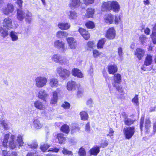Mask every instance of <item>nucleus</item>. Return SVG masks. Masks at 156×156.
Segmentation results:
<instances>
[{"label":"nucleus","instance_id":"53","mask_svg":"<svg viewBox=\"0 0 156 156\" xmlns=\"http://www.w3.org/2000/svg\"><path fill=\"white\" fill-rule=\"evenodd\" d=\"M62 107L65 109H68L69 108L70 104L67 102H64L62 104Z\"/></svg>","mask_w":156,"mask_h":156},{"label":"nucleus","instance_id":"54","mask_svg":"<svg viewBox=\"0 0 156 156\" xmlns=\"http://www.w3.org/2000/svg\"><path fill=\"white\" fill-rule=\"evenodd\" d=\"M87 49L88 50H91L93 49V48L94 46V43L92 41H89L87 44Z\"/></svg>","mask_w":156,"mask_h":156},{"label":"nucleus","instance_id":"11","mask_svg":"<svg viewBox=\"0 0 156 156\" xmlns=\"http://www.w3.org/2000/svg\"><path fill=\"white\" fill-rule=\"evenodd\" d=\"M66 41L70 48L71 49H75L77 46V43L76 41L72 37H68Z\"/></svg>","mask_w":156,"mask_h":156},{"label":"nucleus","instance_id":"20","mask_svg":"<svg viewBox=\"0 0 156 156\" xmlns=\"http://www.w3.org/2000/svg\"><path fill=\"white\" fill-rule=\"evenodd\" d=\"M79 31L85 40H87L90 38V34L88 31H86L84 29L81 28H80Z\"/></svg>","mask_w":156,"mask_h":156},{"label":"nucleus","instance_id":"40","mask_svg":"<svg viewBox=\"0 0 156 156\" xmlns=\"http://www.w3.org/2000/svg\"><path fill=\"white\" fill-rule=\"evenodd\" d=\"M80 129V128L77 125L73 124L72 127L71 133L72 134L76 133L77 132L79 131Z\"/></svg>","mask_w":156,"mask_h":156},{"label":"nucleus","instance_id":"35","mask_svg":"<svg viewBox=\"0 0 156 156\" xmlns=\"http://www.w3.org/2000/svg\"><path fill=\"white\" fill-rule=\"evenodd\" d=\"M151 122L149 119H146L145 123V132L148 133L149 132L150 128H151Z\"/></svg>","mask_w":156,"mask_h":156},{"label":"nucleus","instance_id":"63","mask_svg":"<svg viewBox=\"0 0 156 156\" xmlns=\"http://www.w3.org/2000/svg\"><path fill=\"white\" fill-rule=\"evenodd\" d=\"M1 32L3 34L4 36H6L8 35V33L6 30H4L3 29L1 30Z\"/></svg>","mask_w":156,"mask_h":156},{"label":"nucleus","instance_id":"25","mask_svg":"<svg viewBox=\"0 0 156 156\" xmlns=\"http://www.w3.org/2000/svg\"><path fill=\"white\" fill-rule=\"evenodd\" d=\"M2 127L5 130H7L10 128L9 122L6 119H2Z\"/></svg>","mask_w":156,"mask_h":156},{"label":"nucleus","instance_id":"62","mask_svg":"<svg viewBox=\"0 0 156 156\" xmlns=\"http://www.w3.org/2000/svg\"><path fill=\"white\" fill-rule=\"evenodd\" d=\"M94 0H83V2L86 5L91 4L94 2Z\"/></svg>","mask_w":156,"mask_h":156},{"label":"nucleus","instance_id":"22","mask_svg":"<svg viewBox=\"0 0 156 156\" xmlns=\"http://www.w3.org/2000/svg\"><path fill=\"white\" fill-rule=\"evenodd\" d=\"M49 84L51 87H57L58 85V80L55 78H52L49 80Z\"/></svg>","mask_w":156,"mask_h":156},{"label":"nucleus","instance_id":"6","mask_svg":"<svg viewBox=\"0 0 156 156\" xmlns=\"http://www.w3.org/2000/svg\"><path fill=\"white\" fill-rule=\"evenodd\" d=\"M61 90L60 88H58L57 89L52 92V97L50 101L51 104H55L57 102L58 95L61 93Z\"/></svg>","mask_w":156,"mask_h":156},{"label":"nucleus","instance_id":"32","mask_svg":"<svg viewBox=\"0 0 156 156\" xmlns=\"http://www.w3.org/2000/svg\"><path fill=\"white\" fill-rule=\"evenodd\" d=\"M117 71V67L115 65H111L108 67V71L110 74H113Z\"/></svg>","mask_w":156,"mask_h":156},{"label":"nucleus","instance_id":"51","mask_svg":"<svg viewBox=\"0 0 156 156\" xmlns=\"http://www.w3.org/2000/svg\"><path fill=\"white\" fill-rule=\"evenodd\" d=\"M153 43L154 44H156V33H152L151 35Z\"/></svg>","mask_w":156,"mask_h":156},{"label":"nucleus","instance_id":"15","mask_svg":"<svg viewBox=\"0 0 156 156\" xmlns=\"http://www.w3.org/2000/svg\"><path fill=\"white\" fill-rule=\"evenodd\" d=\"M81 5L80 0H71L69 5L72 9H74L79 7Z\"/></svg>","mask_w":156,"mask_h":156},{"label":"nucleus","instance_id":"26","mask_svg":"<svg viewBox=\"0 0 156 156\" xmlns=\"http://www.w3.org/2000/svg\"><path fill=\"white\" fill-rule=\"evenodd\" d=\"M68 18L70 20H74L77 17V14L74 11H70L67 14Z\"/></svg>","mask_w":156,"mask_h":156},{"label":"nucleus","instance_id":"49","mask_svg":"<svg viewBox=\"0 0 156 156\" xmlns=\"http://www.w3.org/2000/svg\"><path fill=\"white\" fill-rule=\"evenodd\" d=\"M62 153L65 154H68L72 156L73 155V152L71 151H68L67 149L65 148H63L62 150Z\"/></svg>","mask_w":156,"mask_h":156},{"label":"nucleus","instance_id":"39","mask_svg":"<svg viewBox=\"0 0 156 156\" xmlns=\"http://www.w3.org/2000/svg\"><path fill=\"white\" fill-rule=\"evenodd\" d=\"M94 10L91 8H88L87 10L86 16L87 18L92 17L94 13Z\"/></svg>","mask_w":156,"mask_h":156},{"label":"nucleus","instance_id":"4","mask_svg":"<svg viewBox=\"0 0 156 156\" xmlns=\"http://www.w3.org/2000/svg\"><path fill=\"white\" fill-rule=\"evenodd\" d=\"M54 46L62 52H64L66 49L64 42L59 40H56L54 41Z\"/></svg>","mask_w":156,"mask_h":156},{"label":"nucleus","instance_id":"41","mask_svg":"<svg viewBox=\"0 0 156 156\" xmlns=\"http://www.w3.org/2000/svg\"><path fill=\"white\" fill-rule=\"evenodd\" d=\"M61 130L62 132L66 134L68 133L69 131V127L67 124L63 125L62 126Z\"/></svg>","mask_w":156,"mask_h":156},{"label":"nucleus","instance_id":"10","mask_svg":"<svg viewBox=\"0 0 156 156\" xmlns=\"http://www.w3.org/2000/svg\"><path fill=\"white\" fill-rule=\"evenodd\" d=\"M16 136L15 135H12L10 137V139L9 141L8 146L11 149L15 148L18 145L17 142L15 140Z\"/></svg>","mask_w":156,"mask_h":156},{"label":"nucleus","instance_id":"8","mask_svg":"<svg viewBox=\"0 0 156 156\" xmlns=\"http://www.w3.org/2000/svg\"><path fill=\"white\" fill-rule=\"evenodd\" d=\"M110 10L116 13L118 12L120 10V6L116 1H111Z\"/></svg>","mask_w":156,"mask_h":156},{"label":"nucleus","instance_id":"30","mask_svg":"<svg viewBox=\"0 0 156 156\" xmlns=\"http://www.w3.org/2000/svg\"><path fill=\"white\" fill-rule=\"evenodd\" d=\"M152 56L150 55H147L146 58L144 62V65L146 66H149L152 63Z\"/></svg>","mask_w":156,"mask_h":156},{"label":"nucleus","instance_id":"19","mask_svg":"<svg viewBox=\"0 0 156 156\" xmlns=\"http://www.w3.org/2000/svg\"><path fill=\"white\" fill-rule=\"evenodd\" d=\"M111 1L104 2L101 5V10L102 11H109L110 10Z\"/></svg>","mask_w":156,"mask_h":156},{"label":"nucleus","instance_id":"47","mask_svg":"<svg viewBox=\"0 0 156 156\" xmlns=\"http://www.w3.org/2000/svg\"><path fill=\"white\" fill-rule=\"evenodd\" d=\"M78 154L80 156H86V153L83 148H80L78 152Z\"/></svg>","mask_w":156,"mask_h":156},{"label":"nucleus","instance_id":"56","mask_svg":"<svg viewBox=\"0 0 156 156\" xmlns=\"http://www.w3.org/2000/svg\"><path fill=\"white\" fill-rule=\"evenodd\" d=\"M118 53L120 57V60H122V57L123 55L122 50L121 48H119L118 49Z\"/></svg>","mask_w":156,"mask_h":156},{"label":"nucleus","instance_id":"18","mask_svg":"<svg viewBox=\"0 0 156 156\" xmlns=\"http://www.w3.org/2000/svg\"><path fill=\"white\" fill-rule=\"evenodd\" d=\"M72 74L74 76H77L79 78L83 77V74L80 70L77 68H74L72 71Z\"/></svg>","mask_w":156,"mask_h":156},{"label":"nucleus","instance_id":"36","mask_svg":"<svg viewBox=\"0 0 156 156\" xmlns=\"http://www.w3.org/2000/svg\"><path fill=\"white\" fill-rule=\"evenodd\" d=\"M9 34L12 41H16L18 40V38L17 35L18 34L17 32L14 31H12L10 32Z\"/></svg>","mask_w":156,"mask_h":156},{"label":"nucleus","instance_id":"48","mask_svg":"<svg viewBox=\"0 0 156 156\" xmlns=\"http://www.w3.org/2000/svg\"><path fill=\"white\" fill-rule=\"evenodd\" d=\"M86 27L88 28H93L94 27V25L93 22L92 21H89L85 24Z\"/></svg>","mask_w":156,"mask_h":156},{"label":"nucleus","instance_id":"55","mask_svg":"<svg viewBox=\"0 0 156 156\" xmlns=\"http://www.w3.org/2000/svg\"><path fill=\"white\" fill-rule=\"evenodd\" d=\"M8 10H9L10 12H12L14 10L13 5L11 3L8 4L7 5Z\"/></svg>","mask_w":156,"mask_h":156},{"label":"nucleus","instance_id":"24","mask_svg":"<svg viewBox=\"0 0 156 156\" xmlns=\"http://www.w3.org/2000/svg\"><path fill=\"white\" fill-rule=\"evenodd\" d=\"M68 34L67 32L59 30L56 33V36L58 38H62L67 37Z\"/></svg>","mask_w":156,"mask_h":156},{"label":"nucleus","instance_id":"57","mask_svg":"<svg viewBox=\"0 0 156 156\" xmlns=\"http://www.w3.org/2000/svg\"><path fill=\"white\" fill-rule=\"evenodd\" d=\"M113 87H116V89L119 91L121 90L122 88L120 86H119L117 84L115 83H112Z\"/></svg>","mask_w":156,"mask_h":156},{"label":"nucleus","instance_id":"59","mask_svg":"<svg viewBox=\"0 0 156 156\" xmlns=\"http://www.w3.org/2000/svg\"><path fill=\"white\" fill-rule=\"evenodd\" d=\"M59 149L57 148L56 147H55L53 148H50L48 151H51L52 152H57L59 151Z\"/></svg>","mask_w":156,"mask_h":156},{"label":"nucleus","instance_id":"28","mask_svg":"<svg viewBox=\"0 0 156 156\" xmlns=\"http://www.w3.org/2000/svg\"><path fill=\"white\" fill-rule=\"evenodd\" d=\"M23 135L22 134H19L17 137L16 142L19 144V146H22L23 145L24 142L23 141Z\"/></svg>","mask_w":156,"mask_h":156},{"label":"nucleus","instance_id":"44","mask_svg":"<svg viewBox=\"0 0 156 156\" xmlns=\"http://www.w3.org/2000/svg\"><path fill=\"white\" fill-rule=\"evenodd\" d=\"M140 41L143 45H145L147 44L148 41V38H146L144 35H142L140 37Z\"/></svg>","mask_w":156,"mask_h":156},{"label":"nucleus","instance_id":"58","mask_svg":"<svg viewBox=\"0 0 156 156\" xmlns=\"http://www.w3.org/2000/svg\"><path fill=\"white\" fill-rule=\"evenodd\" d=\"M43 115L47 119H49L50 118V114L48 112L45 113V112H43L42 113Z\"/></svg>","mask_w":156,"mask_h":156},{"label":"nucleus","instance_id":"37","mask_svg":"<svg viewBox=\"0 0 156 156\" xmlns=\"http://www.w3.org/2000/svg\"><path fill=\"white\" fill-rule=\"evenodd\" d=\"M114 80L116 83H120L121 82V77L119 74H115L114 75Z\"/></svg>","mask_w":156,"mask_h":156},{"label":"nucleus","instance_id":"42","mask_svg":"<svg viewBox=\"0 0 156 156\" xmlns=\"http://www.w3.org/2000/svg\"><path fill=\"white\" fill-rule=\"evenodd\" d=\"M81 119L84 121L87 120L88 118V115L87 113L85 112H81L80 113Z\"/></svg>","mask_w":156,"mask_h":156},{"label":"nucleus","instance_id":"31","mask_svg":"<svg viewBox=\"0 0 156 156\" xmlns=\"http://www.w3.org/2000/svg\"><path fill=\"white\" fill-rule=\"evenodd\" d=\"M122 115L123 116V117L125 118L124 123L125 125L129 126L133 123V121L131 119L127 117L125 113H122Z\"/></svg>","mask_w":156,"mask_h":156},{"label":"nucleus","instance_id":"50","mask_svg":"<svg viewBox=\"0 0 156 156\" xmlns=\"http://www.w3.org/2000/svg\"><path fill=\"white\" fill-rule=\"evenodd\" d=\"M93 56L95 58H96L99 56L101 54V52H99L98 50H95L93 51Z\"/></svg>","mask_w":156,"mask_h":156},{"label":"nucleus","instance_id":"46","mask_svg":"<svg viewBox=\"0 0 156 156\" xmlns=\"http://www.w3.org/2000/svg\"><path fill=\"white\" fill-rule=\"evenodd\" d=\"M137 95H135L132 100V102L136 105L138 106L139 105V100Z\"/></svg>","mask_w":156,"mask_h":156},{"label":"nucleus","instance_id":"23","mask_svg":"<svg viewBox=\"0 0 156 156\" xmlns=\"http://www.w3.org/2000/svg\"><path fill=\"white\" fill-rule=\"evenodd\" d=\"M58 26L62 30H67L70 28V24L67 23H59Z\"/></svg>","mask_w":156,"mask_h":156},{"label":"nucleus","instance_id":"1","mask_svg":"<svg viewBox=\"0 0 156 156\" xmlns=\"http://www.w3.org/2000/svg\"><path fill=\"white\" fill-rule=\"evenodd\" d=\"M52 61L61 65H66L69 63V61L65 56H62L58 54H53L51 56Z\"/></svg>","mask_w":156,"mask_h":156},{"label":"nucleus","instance_id":"61","mask_svg":"<svg viewBox=\"0 0 156 156\" xmlns=\"http://www.w3.org/2000/svg\"><path fill=\"white\" fill-rule=\"evenodd\" d=\"M144 120V117H142L140 119V128L141 131H142L143 129Z\"/></svg>","mask_w":156,"mask_h":156},{"label":"nucleus","instance_id":"14","mask_svg":"<svg viewBox=\"0 0 156 156\" xmlns=\"http://www.w3.org/2000/svg\"><path fill=\"white\" fill-rule=\"evenodd\" d=\"M12 19L9 18H6L3 22V25L8 29H10L12 27Z\"/></svg>","mask_w":156,"mask_h":156},{"label":"nucleus","instance_id":"7","mask_svg":"<svg viewBox=\"0 0 156 156\" xmlns=\"http://www.w3.org/2000/svg\"><path fill=\"white\" fill-rule=\"evenodd\" d=\"M37 95L38 98L44 101H46L49 96V94L47 93L44 90L41 89L39 90Z\"/></svg>","mask_w":156,"mask_h":156},{"label":"nucleus","instance_id":"43","mask_svg":"<svg viewBox=\"0 0 156 156\" xmlns=\"http://www.w3.org/2000/svg\"><path fill=\"white\" fill-rule=\"evenodd\" d=\"M106 41L105 38H103L99 40L98 44L97 47L98 48H103V45Z\"/></svg>","mask_w":156,"mask_h":156},{"label":"nucleus","instance_id":"34","mask_svg":"<svg viewBox=\"0 0 156 156\" xmlns=\"http://www.w3.org/2000/svg\"><path fill=\"white\" fill-rule=\"evenodd\" d=\"M32 16L31 13L28 10V12L27 13L25 17V21L28 23H30L32 20Z\"/></svg>","mask_w":156,"mask_h":156},{"label":"nucleus","instance_id":"16","mask_svg":"<svg viewBox=\"0 0 156 156\" xmlns=\"http://www.w3.org/2000/svg\"><path fill=\"white\" fill-rule=\"evenodd\" d=\"M145 51L144 50L140 48H137L136 49L135 52V55L138 58L139 60H140L144 56Z\"/></svg>","mask_w":156,"mask_h":156},{"label":"nucleus","instance_id":"38","mask_svg":"<svg viewBox=\"0 0 156 156\" xmlns=\"http://www.w3.org/2000/svg\"><path fill=\"white\" fill-rule=\"evenodd\" d=\"M34 127L37 129H40L41 128L43 125L40 123V121L37 119H35L33 122Z\"/></svg>","mask_w":156,"mask_h":156},{"label":"nucleus","instance_id":"64","mask_svg":"<svg viewBox=\"0 0 156 156\" xmlns=\"http://www.w3.org/2000/svg\"><path fill=\"white\" fill-rule=\"evenodd\" d=\"M114 131L112 128H110L109 130V133L107 135V136H112L113 135Z\"/></svg>","mask_w":156,"mask_h":156},{"label":"nucleus","instance_id":"27","mask_svg":"<svg viewBox=\"0 0 156 156\" xmlns=\"http://www.w3.org/2000/svg\"><path fill=\"white\" fill-rule=\"evenodd\" d=\"M10 137V134L9 133L5 134L4 135L3 140L2 143V146L5 147H7L8 146V139Z\"/></svg>","mask_w":156,"mask_h":156},{"label":"nucleus","instance_id":"2","mask_svg":"<svg viewBox=\"0 0 156 156\" xmlns=\"http://www.w3.org/2000/svg\"><path fill=\"white\" fill-rule=\"evenodd\" d=\"M56 71L59 76L64 80L68 78L70 75V72L69 70L60 66L57 67Z\"/></svg>","mask_w":156,"mask_h":156},{"label":"nucleus","instance_id":"5","mask_svg":"<svg viewBox=\"0 0 156 156\" xmlns=\"http://www.w3.org/2000/svg\"><path fill=\"white\" fill-rule=\"evenodd\" d=\"M123 132L126 138L129 139L132 137L134 133L135 128L134 127H131L124 128Z\"/></svg>","mask_w":156,"mask_h":156},{"label":"nucleus","instance_id":"21","mask_svg":"<svg viewBox=\"0 0 156 156\" xmlns=\"http://www.w3.org/2000/svg\"><path fill=\"white\" fill-rule=\"evenodd\" d=\"M104 19L106 23L110 24L113 21V15L111 14L106 15L104 17Z\"/></svg>","mask_w":156,"mask_h":156},{"label":"nucleus","instance_id":"45","mask_svg":"<svg viewBox=\"0 0 156 156\" xmlns=\"http://www.w3.org/2000/svg\"><path fill=\"white\" fill-rule=\"evenodd\" d=\"M27 145L29 148L33 149H36L38 146L37 142L35 141H33L31 144H28Z\"/></svg>","mask_w":156,"mask_h":156},{"label":"nucleus","instance_id":"3","mask_svg":"<svg viewBox=\"0 0 156 156\" xmlns=\"http://www.w3.org/2000/svg\"><path fill=\"white\" fill-rule=\"evenodd\" d=\"M35 86L38 88H42L46 85L48 82L47 78L43 76L37 77L34 80Z\"/></svg>","mask_w":156,"mask_h":156},{"label":"nucleus","instance_id":"60","mask_svg":"<svg viewBox=\"0 0 156 156\" xmlns=\"http://www.w3.org/2000/svg\"><path fill=\"white\" fill-rule=\"evenodd\" d=\"M120 16H116L115 19V24H117L119 23V21H120Z\"/></svg>","mask_w":156,"mask_h":156},{"label":"nucleus","instance_id":"17","mask_svg":"<svg viewBox=\"0 0 156 156\" xmlns=\"http://www.w3.org/2000/svg\"><path fill=\"white\" fill-rule=\"evenodd\" d=\"M78 85H76L75 82L73 81H69L67 83V88L68 90H75Z\"/></svg>","mask_w":156,"mask_h":156},{"label":"nucleus","instance_id":"33","mask_svg":"<svg viewBox=\"0 0 156 156\" xmlns=\"http://www.w3.org/2000/svg\"><path fill=\"white\" fill-rule=\"evenodd\" d=\"M57 138L60 144L63 143L66 140L65 138L64 137V134L62 133H58L57 134Z\"/></svg>","mask_w":156,"mask_h":156},{"label":"nucleus","instance_id":"9","mask_svg":"<svg viewBox=\"0 0 156 156\" xmlns=\"http://www.w3.org/2000/svg\"><path fill=\"white\" fill-rule=\"evenodd\" d=\"M28 12V10H22L18 9L17 13V19L22 21L25 18L27 13Z\"/></svg>","mask_w":156,"mask_h":156},{"label":"nucleus","instance_id":"13","mask_svg":"<svg viewBox=\"0 0 156 156\" xmlns=\"http://www.w3.org/2000/svg\"><path fill=\"white\" fill-rule=\"evenodd\" d=\"M115 36V31L113 28H111L107 30L106 34V37L108 39H112Z\"/></svg>","mask_w":156,"mask_h":156},{"label":"nucleus","instance_id":"12","mask_svg":"<svg viewBox=\"0 0 156 156\" xmlns=\"http://www.w3.org/2000/svg\"><path fill=\"white\" fill-rule=\"evenodd\" d=\"M34 106L36 108L40 110H45L46 108L44 104L39 100L36 101L34 102Z\"/></svg>","mask_w":156,"mask_h":156},{"label":"nucleus","instance_id":"52","mask_svg":"<svg viewBox=\"0 0 156 156\" xmlns=\"http://www.w3.org/2000/svg\"><path fill=\"white\" fill-rule=\"evenodd\" d=\"M49 147V145L47 144H44L42 145H41L40 147V149L43 152L46 151L47 149Z\"/></svg>","mask_w":156,"mask_h":156},{"label":"nucleus","instance_id":"29","mask_svg":"<svg viewBox=\"0 0 156 156\" xmlns=\"http://www.w3.org/2000/svg\"><path fill=\"white\" fill-rule=\"evenodd\" d=\"M99 147L96 146L94 147L92 149H90L89 151L90 154L94 155H97L100 152Z\"/></svg>","mask_w":156,"mask_h":156}]
</instances>
